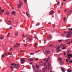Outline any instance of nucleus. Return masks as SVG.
I'll use <instances>...</instances> for the list:
<instances>
[{
    "label": "nucleus",
    "instance_id": "42",
    "mask_svg": "<svg viewBox=\"0 0 72 72\" xmlns=\"http://www.w3.org/2000/svg\"><path fill=\"white\" fill-rule=\"evenodd\" d=\"M8 55H12V54L9 53H8Z\"/></svg>",
    "mask_w": 72,
    "mask_h": 72
},
{
    "label": "nucleus",
    "instance_id": "64",
    "mask_svg": "<svg viewBox=\"0 0 72 72\" xmlns=\"http://www.w3.org/2000/svg\"><path fill=\"white\" fill-rule=\"evenodd\" d=\"M39 72H41V70H40L39 71Z\"/></svg>",
    "mask_w": 72,
    "mask_h": 72
},
{
    "label": "nucleus",
    "instance_id": "31",
    "mask_svg": "<svg viewBox=\"0 0 72 72\" xmlns=\"http://www.w3.org/2000/svg\"><path fill=\"white\" fill-rule=\"evenodd\" d=\"M48 60H46V62L47 63V64L49 63V62L48 61Z\"/></svg>",
    "mask_w": 72,
    "mask_h": 72
},
{
    "label": "nucleus",
    "instance_id": "23",
    "mask_svg": "<svg viewBox=\"0 0 72 72\" xmlns=\"http://www.w3.org/2000/svg\"><path fill=\"white\" fill-rule=\"evenodd\" d=\"M24 1L25 3L26 4H27V1H26V0H24Z\"/></svg>",
    "mask_w": 72,
    "mask_h": 72
},
{
    "label": "nucleus",
    "instance_id": "37",
    "mask_svg": "<svg viewBox=\"0 0 72 72\" xmlns=\"http://www.w3.org/2000/svg\"><path fill=\"white\" fill-rule=\"evenodd\" d=\"M19 51H20V52H21V53H22V52H23V51L22 50H19Z\"/></svg>",
    "mask_w": 72,
    "mask_h": 72
},
{
    "label": "nucleus",
    "instance_id": "7",
    "mask_svg": "<svg viewBox=\"0 0 72 72\" xmlns=\"http://www.w3.org/2000/svg\"><path fill=\"white\" fill-rule=\"evenodd\" d=\"M18 35V31H16L15 32V36H17Z\"/></svg>",
    "mask_w": 72,
    "mask_h": 72
},
{
    "label": "nucleus",
    "instance_id": "29",
    "mask_svg": "<svg viewBox=\"0 0 72 72\" xmlns=\"http://www.w3.org/2000/svg\"><path fill=\"white\" fill-rule=\"evenodd\" d=\"M15 64L14 63L11 64V66H14V65H15Z\"/></svg>",
    "mask_w": 72,
    "mask_h": 72
},
{
    "label": "nucleus",
    "instance_id": "44",
    "mask_svg": "<svg viewBox=\"0 0 72 72\" xmlns=\"http://www.w3.org/2000/svg\"><path fill=\"white\" fill-rule=\"evenodd\" d=\"M70 43H71V42H68L66 43V44H70Z\"/></svg>",
    "mask_w": 72,
    "mask_h": 72
},
{
    "label": "nucleus",
    "instance_id": "63",
    "mask_svg": "<svg viewBox=\"0 0 72 72\" xmlns=\"http://www.w3.org/2000/svg\"><path fill=\"white\" fill-rule=\"evenodd\" d=\"M30 64L31 65V64H32V62H31L30 63Z\"/></svg>",
    "mask_w": 72,
    "mask_h": 72
},
{
    "label": "nucleus",
    "instance_id": "53",
    "mask_svg": "<svg viewBox=\"0 0 72 72\" xmlns=\"http://www.w3.org/2000/svg\"><path fill=\"white\" fill-rule=\"evenodd\" d=\"M39 72V70H36V72Z\"/></svg>",
    "mask_w": 72,
    "mask_h": 72
},
{
    "label": "nucleus",
    "instance_id": "3",
    "mask_svg": "<svg viewBox=\"0 0 72 72\" xmlns=\"http://www.w3.org/2000/svg\"><path fill=\"white\" fill-rule=\"evenodd\" d=\"M60 49V46H58L57 48V53H59L60 51V50L59 49Z\"/></svg>",
    "mask_w": 72,
    "mask_h": 72
},
{
    "label": "nucleus",
    "instance_id": "52",
    "mask_svg": "<svg viewBox=\"0 0 72 72\" xmlns=\"http://www.w3.org/2000/svg\"><path fill=\"white\" fill-rule=\"evenodd\" d=\"M24 34H22V37H24Z\"/></svg>",
    "mask_w": 72,
    "mask_h": 72
},
{
    "label": "nucleus",
    "instance_id": "57",
    "mask_svg": "<svg viewBox=\"0 0 72 72\" xmlns=\"http://www.w3.org/2000/svg\"><path fill=\"white\" fill-rule=\"evenodd\" d=\"M70 13H72V10H71L69 11Z\"/></svg>",
    "mask_w": 72,
    "mask_h": 72
},
{
    "label": "nucleus",
    "instance_id": "27",
    "mask_svg": "<svg viewBox=\"0 0 72 72\" xmlns=\"http://www.w3.org/2000/svg\"><path fill=\"white\" fill-rule=\"evenodd\" d=\"M66 47H63V48H62V49H63V50H64V49H66Z\"/></svg>",
    "mask_w": 72,
    "mask_h": 72
},
{
    "label": "nucleus",
    "instance_id": "36",
    "mask_svg": "<svg viewBox=\"0 0 72 72\" xmlns=\"http://www.w3.org/2000/svg\"><path fill=\"white\" fill-rule=\"evenodd\" d=\"M66 17H64V22L66 21Z\"/></svg>",
    "mask_w": 72,
    "mask_h": 72
},
{
    "label": "nucleus",
    "instance_id": "46",
    "mask_svg": "<svg viewBox=\"0 0 72 72\" xmlns=\"http://www.w3.org/2000/svg\"><path fill=\"white\" fill-rule=\"evenodd\" d=\"M38 59H39L37 58H36V61H37V60H38Z\"/></svg>",
    "mask_w": 72,
    "mask_h": 72
},
{
    "label": "nucleus",
    "instance_id": "49",
    "mask_svg": "<svg viewBox=\"0 0 72 72\" xmlns=\"http://www.w3.org/2000/svg\"><path fill=\"white\" fill-rule=\"evenodd\" d=\"M68 57H70V55H68Z\"/></svg>",
    "mask_w": 72,
    "mask_h": 72
},
{
    "label": "nucleus",
    "instance_id": "2",
    "mask_svg": "<svg viewBox=\"0 0 72 72\" xmlns=\"http://www.w3.org/2000/svg\"><path fill=\"white\" fill-rule=\"evenodd\" d=\"M14 67L15 68H17V69H19V64H15L14 65Z\"/></svg>",
    "mask_w": 72,
    "mask_h": 72
},
{
    "label": "nucleus",
    "instance_id": "4",
    "mask_svg": "<svg viewBox=\"0 0 72 72\" xmlns=\"http://www.w3.org/2000/svg\"><path fill=\"white\" fill-rule=\"evenodd\" d=\"M8 23L6 22L7 24L8 25H11L12 24V21L11 20H8Z\"/></svg>",
    "mask_w": 72,
    "mask_h": 72
},
{
    "label": "nucleus",
    "instance_id": "24",
    "mask_svg": "<svg viewBox=\"0 0 72 72\" xmlns=\"http://www.w3.org/2000/svg\"><path fill=\"white\" fill-rule=\"evenodd\" d=\"M28 39L29 41H31L32 40V39H31V38H29Z\"/></svg>",
    "mask_w": 72,
    "mask_h": 72
},
{
    "label": "nucleus",
    "instance_id": "62",
    "mask_svg": "<svg viewBox=\"0 0 72 72\" xmlns=\"http://www.w3.org/2000/svg\"><path fill=\"white\" fill-rule=\"evenodd\" d=\"M45 68H44L42 70H44V71L45 70Z\"/></svg>",
    "mask_w": 72,
    "mask_h": 72
},
{
    "label": "nucleus",
    "instance_id": "34",
    "mask_svg": "<svg viewBox=\"0 0 72 72\" xmlns=\"http://www.w3.org/2000/svg\"><path fill=\"white\" fill-rule=\"evenodd\" d=\"M66 60L67 62H69V61H68V59H66Z\"/></svg>",
    "mask_w": 72,
    "mask_h": 72
},
{
    "label": "nucleus",
    "instance_id": "20",
    "mask_svg": "<svg viewBox=\"0 0 72 72\" xmlns=\"http://www.w3.org/2000/svg\"><path fill=\"white\" fill-rule=\"evenodd\" d=\"M26 14L28 17H29L30 16L29 15V14H28V12H26Z\"/></svg>",
    "mask_w": 72,
    "mask_h": 72
},
{
    "label": "nucleus",
    "instance_id": "21",
    "mask_svg": "<svg viewBox=\"0 0 72 72\" xmlns=\"http://www.w3.org/2000/svg\"><path fill=\"white\" fill-rule=\"evenodd\" d=\"M60 63L61 64H64V62L62 61H60Z\"/></svg>",
    "mask_w": 72,
    "mask_h": 72
},
{
    "label": "nucleus",
    "instance_id": "43",
    "mask_svg": "<svg viewBox=\"0 0 72 72\" xmlns=\"http://www.w3.org/2000/svg\"><path fill=\"white\" fill-rule=\"evenodd\" d=\"M48 71H49V70H50V68H49V67H48Z\"/></svg>",
    "mask_w": 72,
    "mask_h": 72
},
{
    "label": "nucleus",
    "instance_id": "13",
    "mask_svg": "<svg viewBox=\"0 0 72 72\" xmlns=\"http://www.w3.org/2000/svg\"><path fill=\"white\" fill-rule=\"evenodd\" d=\"M58 59L60 62H61V61H62V58H61V57H59L58 58Z\"/></svg>",
    "mask_w": 72,
    "mask_h": 72
},
{
    "label": "nucleus",
    "instance_id": "10",
    "mask_svg": "<svg viewBox=\"0 0 72 72\" xmlns=\"http://www.w3.org/2000/svg\"><path fill=\"white\" fill-rule=\"evenodd\" d=\"M11 14L13 15H15V12L14 11H12Z\"/></svg>",
    "mask_w": 72,
    "mask_h": 72
},
{
    "label": "nucleus",
    "instance_id": "1",
    "mask_svg": "<svg viewBox=\"0 0 72 72\" xmlns=\"http://www.w3.org/2000/svg\"><path fill=\"white\" fill-rule=\"evenodd\" d=\"M23 5V2H22L21 1H19V4H17L18 8H21V6Z\"/></svg>",
    "mask_w": 72,
    "mask_h": 72
},
{
    "label": "nucleus",
    "instance_id": "48",
    "mask_svg": "<svg viewBox=\"0 0 72 72\" xmlns=\"http://www.w3.org/2000/svg\"><path fill=\"white\" fill-rule=\"evenodd\" d=\"M69 62L70 63H72V60H71L69 61Z\"/></svg>",
    "mask_w": 72,
    "mask_h": 72
},
{
    "label": "nucleus",
    "instance_id": "35",
    "mask_svg": "<svg viewBox=\"0 0 72 72\" xmlns=\"http://www.w3.org/2000/svg\"><path fill=\"white\" fill-rule=\"evenodd\" d=\"M30 55H34V53H31L30 54Z\"/></svg>",
    "mask_w": 72,
    "mask_h": 72
},
{
    "label": "nucleus",
    "instance_id": "30",
    "mask_svg": "<svg viewBox=\"0 0 72 72\" xmlns=\"http://www.w3.org/2000/svg\"><path fill=\"white\" fill-rule=\"evenodd\" d=\"M68 59H69V60H71V58H70V57H68Z\"/></svg>",
    "mask_w": 72,
    "mask_h": 72
},
{
    "label": "nucleus",
    "instance_id": "45",
    "mask_svg": "<svg viewBox=\"0 0 72 72\" xmlns=\"http://www.w3.org/2000/svg\"><path fill=\"white\" fill-rule=\"evenodd\" d=\"M46 58H45L44 59H43V60L44 61H45L46 60Z\"/></svg>",
    "mask_w": 72,
    "mask_h": 72
},
{
    "label": "nucleus",
    "instance_id": "39",
    "mask_svg": "<svg viewBox=\"0 0 72 72\" xmlns=\"http://www.w3.org/2000/svg\"><path fill=\"white\" fill-rule=\"evenodd\" d=\"M9 35H10V33H8L7 35V37H8V36H9Z\"/></svg>",
    "mask_w": 72,
    "mask_h": 72
},
{
    "label": "nucleus",
    "instance_id": "19",
    "mask_svg": "<svg viewBox=\"0 0 72 72\" xmlns=\"http://www.w3.org/2000/svg\"><path fill=\"white\" fill-rule=\"evenodd\" d=\"M29 61H33V60L32 59V58H30L29 60H28Z\"/></svg>",
    "mask_w": 72,
    "mask_h": 72
},
{
    "label": "nucleus",
    "instance_id": "41",
    "mask_svg": "<svg viewBox=\"0 0 72 72\" xmlns=\"http://www.w3.org/2000/svg\"><path fill=\"white\" fill-rule=\"evenodd\" d=\"M60 4V2H58V6H59V5Z\"/></svg>",
    "mask_w": 72,
    "mask_h": 72
},
{
    "label": "nucleus",
    "instance_id": "56",
    "mask_svg": "<svg viewBox=\"0 0 72 72\" xmlns=\"http://www.w3.org/2000/svg\"><path fill=\"white\" fill-rule=\"evenodd\" d=\"M53 27H55V24L53 25Z\"/></svg>",
    "mask_w": 72,
    "mask_h": 72
},
{
    "label": "nucleus",
    "instance_id": "14",
    "mask_svg": "<svg viewBox=\"0 0 72 72\" xmlns=\"http://www.w3.org/2000/svg\"><path fill=\"white\" fill-rule=\"evenodd\" d=\"M36 67L37 68V69H38V68H39V66L38 65H37V64H36Z\"/></svg>",
    "mask_w": 72,
    "mask_h": 72
},
{
    "label": "nucleus",
    "instance_id": "6",
    "mask_svg": "<svg viewBox=\"0 0 72 72\" xmlns=\"http://www.w3.org/2000/svg\"><path fill=\"white\" fill-rule=\"evenodd\" d=\"M22 60H21V63L22 64L24 63V59L21 58Z\"/></svg>",
    "mask_w": 72,
    "mask_h": 72
},
{
    "label": "nucleus",
    "instance_id": "16",
    "mask_svg": "<svg viewBox=\"0 0 72 72\" xmlns=\"http://www.w3.org/2000/svg\"><path fill=\"white\" fill-rule=\"evenodd\" d=\"M71 40L70 39H68L65 40V41L66 42H68V41H69V40Z\"/></svg>",
    "mask_w": 72,
    "mask_h": 72
},
{
    "label": "nucleus",
    "instance_id": "5",
    "mask_svg": "<svg viewBox=\"0 0 72 72\" xmlns=\"http://www.w3.org/2000/svg\"><path fill=\"white\" fill-rule=\"evenodd\" d=\"M54 13V11H53V10L51 11L49 13V14L50 15H51V14H53Z\"/></svg>",
    "mask_w": 72,
    "mask_h": 72
},
{
    "label": "nucleus",
    "instance_id": "12",
    "mask_svg": "<svg viewBox=\"0 0 72 72\" xmlns=\"http://www.w3.org/2000/svg\"><path fill=\"white\" fill-rule=\"evenodd\" d=\"M4 14L7 15H9V13L8 12H7L6 13H4Z\"/></svg>",
    "mask_w": 72,
    "mask_h": 72
},
{
    "label": "nucleus",
    "instance_id": "61",
    "mask_svg": "<svg viewBox=\"0 0 72 72\" xmlns=\"http://www.w3.org/2000/svg\"><path fill=\"white\" fill-rule=\"evenodd\" d=\"M64 55H66V53H65V52H64Z\"/></svg>",
    "mask_w": 72,
    "mask_h": 72
},
{
    "label": "nucleus",
    "instance_id": "38",
    "mask_svg": "<svg viewBox=\"0 0 72 72\" xmlns=\"http://www.w3.org/2000/svg\"><path fill=\"white\" fill-rule=\"evenodd\" d=\"M3 37H1V38H0V39L1 40H2V39H3Z\"/></svg>",
    "mask_w": 72,
    "mask_h": 72
},
{
    "label": "nucleus",
    "instance_id": "17",
    "mask_svg": "<svg viewBox=\"0 0 72 72\" xmlns=\"http://www.w3.org/2000/svg\"><path fill=\"white\" fill-rule=\"evenodd\" d=\"M67 71L68 72H71L72 71V70H70V69H68L67 70Z\"/></svg>",
    "mask_w": 72,
    "mask_h": 72
},
{
    "label": "nucleus",
    "instance_id": "8",
    "mask_svg": "<svg viewBox=\"0 0 72 72\" xmlns=\"http://www.w3.org/2000/svg\"><path fill=\"white\" fill-rule=\"evenodd\" d=\"M46 53L47 54H49L50 53V51L49 50H46Z\"/></svg>",
    "mask_w": 72,
    "mask_h": 72
},
{
    "label": "nucleus",
    "instance_id": "47",
    "mask_svg": "<svg viewBox=\"0 0 72 72\" xmlns=\"http://www.w3.org/2000/svg\"><path fill=\"white\" fill-rule=\"evenodd\" d=\"M35 38H36L37 39V40H38V38H37V37H36V35L35 36Z\"/></svg>",
    "mask_w": 72,
    "mask_h": 72
},
{
    "label": "nucleus",
    "instance_id": "58",
    "mask_svg": "<svg viewBox=\"0 0 72 72\" xmlns=\"http://www.w3.org/2000/svg\"><path fill=\"white\" fill-rule=\"evenodd\" d=\"M42 72H45V71L44 70H42Z\"/></svg>",
    "mask_w": 72,
    "mask_h": 72
},
{
    "label": "nucleus",
    "instance_id": "9",
    "mask_svg": "<svg viewBox=\"0 0 72 72\" xmlns=\"http://www.w3.org/2000/svg\"><path fill=\"white\" fill-rule=\"evenodd\" d=\"M0 12H1L0 14H2V13H3V12H4V10H0Z\"/></svg>",
    "mask_w": 72,
    "mask_h": 72
},
{
    "label": "nucleus",
    "instance_id": "55",
    "mask_svg": "<svg viewBox=\"0 0 72 72\" xmlns=\"http://www.w3.org/2000/svg\"><path fill=\"white\" fill-rule=\"evenodd\" d=\"M69 52L68 51V52L67 53V55L69 54Z\"/></svg>",
    "mask_w": 72,
    "mask_h": 72
},
{
    "label": "nucleus",
    "instance_id": "28",
    "mask_svg": "<svg viewBox=\"0 0 72 72\" xmlns=\"http://www.w3.org/2000/svg\"><path fill=\"white\" fill-rule=\"evenodd\" d=\"M36 46H37V44L36 43L35 44V48H36Z\"/></svg>",
    "mask_w": 72,
    "mask_h": 72
},
{
    "label": "nucleus",
    "instance_id": "59",
    "mask_svg": "<svg viewBox=\"0 0 72 72\" xmlns=\"http://www.w3.org/2000/svg\"><path fill=\"white\" fill-rule=\"evenodd\" d=\"M70 56L71 57H72V54H70Z\"/></svg>",
    "mask_w": 72,
    "mask_h": 72
},
{
    "label": "nucleus",
    "instance_id": "11",
    "mask_svg": "<svg viewBox=\"0 0 72 72\" xmlns=\"http://www.w3.org/2000/svg\"><path fill=\"white\" fill-rule=\"evenodd\" d=\"M61 69L62 72H65V70L64 68H61Z\"/></svg>",
    "mask_w": 72,
    "mask_h": 72
},
{
    "label": "nucleus",
    "instance_id": "25",
    "mask_svg": "<svg viewBox=\"0 0 72 72\" xmlns=\"http://www.w3.org/2000/svg\"><path fill=\"white\" fill-rule=\"evenodd\" d=\"M39 25H40V23L38 22V23L36 24L37 26H39Z\"/></svg>",
    "mask_w": 72,
    "mask_h": 72
},
{
    "label": "nucleus",
    "instance_id": "51",
    "mask_svg": "<svg viewBox=\"0 0 72 72\" xmlns=\"http://www.w3.org/2000/svg\"><path fill=\"white\" fill-rule=\"evenodd\" d=\"M50 59V57H48V58L47 59V60H49Z\"/></svg>",
    "mask_w": 72,
    "mask_h": 72
},
{
    "label": "nucleus",
    "instance_id": "15",
    "mask_svg": "<svg viewBox=\"0 0 72 72\" xmlns=\"http://www.w3.org/2000/svg\"><path fill=\"white\" fill-rule=\"evenodd\" d=\"M44 66L46 67V68H48V67L47 66H46V62H45L44 63Z\"/></svg>",
    "mask_w": 72,
    "mask_h": 72
},
{
    "label": "nucleus",
    "instance_id": "54",
    "mask_svg": "<svg viewBox=\"0 0 72 72\" xmlns=\"http://www.w3.org/2000/svg\"><path fill=\"white\" fill-rule=\"evenodd\" d=\"M4 55H2V57L3 58V57H4Z\"/></svg>",
    "mask_w": 72,
    "mask_h": 72
},
{
    "label": "nucleus",
    "instance_id": "60",
    "mask_svg": "<svg viewBox=\"0 0 72 72\" xmlns=\"http://www.w3.org/2000/svg\"><path fill=\"white\" fill-rule=\"evenodd\" d=\"M64 33H67V32L66 31H65L64 32Z\"/></svg>",
    "mask_w": 72,
    "mask_h": 72
},
{
    "label": "nucleus",
    "instance_id": "50",
    "mask_svg": "<svg viewBox=\"0 0 72 72\" xmlns=\"http://www.w3.org/2000/svg\"><path fill=\"white\" fill-rule=\"evenodd\" d=\"M61 46H64V44H61Z\"/></svg>",
    "mask_w": 72,
    "mask_h": 72
},
{
    "label": "nucleus",
    "instance_id": "22",
    "mask_svg": "<svg viewBox=\"0 0 72 72\" xmlns=\"http://www.w3.org/2000/svg\"><path fill=\"white\" fill-rule=\"evenodd\" d=\"M19 45V44H16L15 45V47H17Z\"/></svg>",
    "mask_w": 72,
    "mask_h": 72
},
{
    "label": "nucleus",
    "instance_id": "33",
    "mask_svg": "<svg viewBox=\"0 0 72 72\" xmlns=\"http://www.w3.org/2000/svg\"><path fill=\"white\" fill-rule=\"evenodd\" d=\"M58 42H62V40H58Z\"/></svg>",
    "mask_w": 72,
    "mask_h": 72
},
{
    "label": "nucleus",
    "instance_id": "18",
    "mask_svg": "<svg viewBox=\"0 0 72 72\" xmlns=\"http://www.w3.org/2000/svg\"><path fill=\"white\" fill-rule=\"evenodd\" d=\"M48 67H50V66H51V64H49V63H48Z\"/></svg>",
    "mask_w": 72,
    "mask_h": 72
},
{
    "label": "nucleus",
    "instance_id": "32",
    "mask_svg": "<svg viewBox=\"0 0 72 72\" xmlns=\"http://www.w3.org/2000/svg\"><path fill=\"white\" fill-rule=\"evenodd\" d=\"M10 68L11 69H13V67L12 66H10Z\"/></svg>",
    "mask_w": 72,
    "mask_h": 72
},
{
    "label": "nucleus",
    "instance_id": "40",
    "mask_svg": "<svg viewBox=\"0 0 72 72\" xmlns=\"http://www.w3.org/2000/svg\"><path fill=\"white\" fill-rule=\"evenodd\" d=\"M39 51H40V50H38L37 51L35 52V53H38V52H39Z\"/></svg>",
    "mask_w": 72,
    "mask_h": 72
},
{
    "label": "nucleus",
    "instance_id": "26",
    "mask_svg": "<svg viewBox=\"0 0 72 72\" xmlns=\"http://www.w3.org/2000/svg\"><path fill=\"white\" fill-rule=\"evenodd\" d=\"M23 45H24V46H27V44H26L24 43H23Z\"/></svg>",
    "mask_w": 72,
    "mask_h": 72
}]
</instances>
